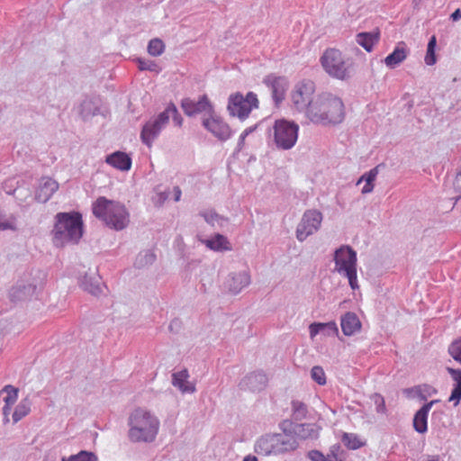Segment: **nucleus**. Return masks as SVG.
Wrapping results in <instances>:
<instances>
[{
    "label": "nucleus",
    "instance_id": "51",
    "mask_svg": "<svg viewBox=\"0 0 461 461\" xmlns=\"http://www.w3.org/2000/svg\"><path fill=\"white\" fill-rule=\"evenodd\" d=\"M174 194H175V201L178 202L180 200V197H181V190L178 186H176L174 188Z\"/></svg>",
    "mask_w": 461,
    "mask_h": 461
},
{
    "label": "nucleus",
    "instance_id": "22",
    "mask_svg": "<svg viewBox=\"0 0 461 461\" xmlns=\"http://www.w3.org/2000/svg\"><path fill=\"white\" fill-rule=\"evenodd\" d=\"M249 276L247 272H240L230 276L227 280L226 285L231 293L237 294L249 284Z\"/></svg>",
    "mask_w": 461,
    "mask_h": 461
},
{
    "label": "nucleus",
    "instance_id": "39",
    "mask_svg": "<svg viewBox=\"0 0 461 461\" xmlns=\"http://www.w3.org/2000/svg\"><path fill=\"white\" fill-rule=\"evenodd\" d=\"M448 353L456 361L461 364V337L450 343Z\"/></svg>",
    "mask_w": 461,
    "mask_h": 461
},
{
    "label": "nucleus",
    "instance_id": "20",
    "mask_svg": "<svg viewBox=\"0 0 461 461\" xmlns=\"http://www.w3.org/2000/svg\"><path fill=\"white\" fill-rule=\"evenodd\" d=\"M105 162L113 167L122 171H127L131 167V158L126 153L122 151H116L107 156Z\"/></svg>",
    "mask_w": 461,
    "mask_h": 461
},
{
    "label": "nucleus",
    "instance_id": "52",
    "mask_svg": "<svg viewBox=\"0 0 461 461\" xmlns=\"http://www.w3.org/2000/svg\"><path fill=\"white\" fill-rule=\"evenodd\" d=\"M439 401H440V400H438V399H437V400H432V401H430V402H426V403H425V404H423L422 406H428L427 411H430V409H431V407H432L434 404H436V403L439 402Z\"/></svg>",
    "mask_w": 461,
    "mask_h": 461
},
{
    "label": "nucleus",
    "instance_id": "59",
    "mask_svg": "<svg viewBox=\"0 0 461 461\" xmlns=\"http://www.w3.org/2000/svg\"><path fill=\"white\" fill-rule=\"evenodd\" d=\"M2 393V392L0 391V393Z\"/></svg>",
    "mask_w": 461,
    "mask_h": 461
},
{
    "label": "nucleus",
    "instance_id": "57",
    "mask_svg": "<svg viewBox=\"0 0 461 461\" xmlns=\"http://www.w3.org/2000/svg\"><path fill=\"white\" fill-rule=\"evenodd\" d=\"M461 179V173H458L456 176V182H459V180Z\"/></svg>",
    "mask_w": 461,
    "mask_h": 461
},
{
    "label": "nucleus",
    "instance_id": "2",
    "mask_svg": "<svg viewBox=\"0 0 461 461\" xmlns=\"http://www.w3.org/2000/svg\"><path fill=\"white\" fill-rule=\"evenodd\" d=\"M92 211L96 218L116 230H123L130 222V214L124 204L104 196L93 203Z\"/></svg>",
    "mask_w": 461,
    "mask_h": 461
},
{
    "label": "nucleus",
    "instance_id": "47",
    "mask_svg": "<svg viewBox=\"0 0 461 461\" xmlns=\"http://www.w3.org/2000/svg\"><path fill=\"white\" fill-rule=\"evenodd\" d=\"M257 126H254V127H249L247 129L244 130V131L241 133L240 135V140L241 141H244L245 138L250 134L251 132H253L255 130H256Z\"/></svg>",
    "mask_w": 461,
    "mask_h": 461
},
{
    "label": "nucleus",
    "instance_id": "30",
    "mask_svg": "<svg viewBox=\"0 0 461 461\" xmlns=\"http://www.w3.org/2000/svg\"><path fill=\"white\" fill-rule=\"evenodd\" d=\"M31 411V402L25 398L22 400L19 404L15 407L13 413V421L17 423L23 417L27 416Z\"/></svg>",
    "mask_w": 461,
    "mask_h": 461
},
{
    "label": "nucleus",
    "instance_id": "12",
    "mask_svg": "<svg viewBox=\"0 0 461 461\" xmlns=\"http://www.w3.org/2000/svg\"><path fill=\"white\" fill-rule=\"evenodd\" d=\"M322 214L317 210H308L303 213L296 230V237L300 241L314 233L321 226Z\"/></svg>",
    "mask_w": 461,
    "mask_h": 461
},
{
    "label": "nucleus",
    "instance_id": "41",
    "mask_svg": "<svg viewBox=\"0 0 461 461\" xmlns=\"http://www.w3.org/2000/svg\"><path fill=\"white\" fill-rule=\"evenodd\" d=\"M15 229V218L12 215L8 216L5 213L0 212V230H14Z\"/></svg>",
    "mask_w": 461,
    "mask_h": 461
},
{
    "label": "nucleus",
    "instance_id": "19",
    "mask_svg": "<svg viewBox=\"0 0 461 461\" xmlns=\"http://www.w3.org/2000/svg\"><path fill=\"white\" fill-rule=\"evenodd\" d=\"M279 428L282 430L281 433L294 435V437H295V435H297L303 438H307V437L309 435H311L310 432L309 433H302V431L303 429H307L308 430H312V426L311 424H307V423L294 424V422H292L289 420H282L279 423Z\"/></svg>",
    "mask_w": 461,
    "mask_h": 461
},
{
    "label": "nucleus",
    "instance_id": "55",
    "mask_svg": "<svg viewBox=\"0 0 461 461\" xmlns=\"http://www.w3.org/2000/svg\"><path fill=\"white\" fill-rule=\"evenodd\" d=\"M448 371L451 373V375H461V370H454V369H448Z\"/></svg>",
    "mask_w": 461,
    "mask_h": 461
},
{
    "label": "nucleus",
    "instance_id": "9",
    "mask_svg": "<svg viewBox=\"0 0 461 461\" xmlns=\"http://www.w3.org/2000/svg\"><path fill=\"white\" fill-rule=\"evenodd\" d=\"M258 106L259 101L255 93L249 92L243 95L237 92L230 95L227 109L230 116L244 121L249 116L252 110L258 109Z\"/></svg>",
    "mask_w": 461,
    "mask_h": 461
},
{
    "label": "nucleus",
    "instance_id": "6",
    "mask_svg": "<svg viewBox=\"0 0 461 461\" xmlns=\"http://www.w3.org/2000/svg\"><path fill=\"white\" fill-rule=\"evenodd\" d=\"M323 70L331 77L347 80L352 74V63L336 48H328L320 58Z\"/></svg>",
    "mask_w": 461,
    "mask_h": 461
},
{
    "label": "nucleus",
    "instance_id": "7",
    "mask_svg": "<svg viewBox=\"0 0 461 461\" xmlns=\"http://www.w3.org/2000/svg\"><path fill=\"white\" fill-rule=\"evenodd\" d=\"M335 269L348 279L350 287L358 288L357 276V253L348 246H342L335 251Z\"/></svg>",
    "mask_w": 461,
    "mask_h": 461
},
{
    "label": "nucleus",
    "instance_id": "26",
    "mask_svg": "<svg viewBox=\"0 0 461 461\" xmlns=\"http://www.w3.org/2000/svg\"><path fill=\"white\" fill-rule=\"evenodd\" d=\"M204 244L211 249L215 251L230 250V245L226 237L217 234L212 239L203 241Z\"/></svg>",
    "mask_w": 461,
    "mask_h": 461
},
{
    "label": "nucleus",
    "instance_id": "49",
    "mask_svg": "<svg viewBox=\"0 0 461 461\" xmlns=\"http://www.w3.org/2000/svg\"><path fill=\"white\" fill-rule=\"evenodd\" d=\"M311 375H324V372L322 367L316 366L312 367Z\"/></svg>",
    "mask_w": 461,
    "mask_h": 461
},
{
    "label": "nucleus",
    "instance_id": "27",
    "mask_svg": "<svg viewBox=\"0 0 461 461\" xmlns=\"http://www.w3.org/2000/svg\"><path fill=\"white\" fill-rule=\"evenodd\" d=\"M341 442L347 448L351 450H357L366 446V440L361 439L355 433L344 432L341 436Z\"/></svg>",
    "mask_w": 461,
    "mask_h": 461
},
{
    "label": "nucleus",
    "instance_id": "25",
    "mask_svg": "<svg viewBox=\"0 0 461 461\" xmlns=\"http://www.w3.org/2000/svg\"><path fill=\"white\" fill-rule=\"evenodd\" d=\"M379 32H360L357 35V42L370 52L379 41Z\"/></svg>",
    "mask_w": 461,
    "mask_h": 461
},
{
    "label": "nucleus",
    "instance_id": "35",
    "mask_svg": "<svg viewBox=\"0 0 461 461\" xmlns=\"http://www.w3.org/2000/svg\"><path fill=\"white\" fill-rule=\"evenodd\" d=\"M411 390L415 392L416 395L422 401H426L428 397L438 393L436 388L429 384L418 385L413 387Z\"/></svg>",
    "mask_w": 461,
    "mask_h": 461
},
{
    "label": "nucleus",
    "instance_id": "8",
    "mask_svg": "<svg viewBox=\"0 0 461 461\" xmlns=\"http://www.w3.org/2000/svg\"><path fill=\"white\" fill-rule=\"evenodd\" d=\"M171 117L176 125H182L183 120L178 114L176 107L173 104L167 105L165 111L159 113L157 119L152 122H149L144 125L140 134L142 141L146 145L151 146L152 141L158 135L161 129L168 122L169 118Z\"/></svg>",
    "mask_w": 461,
    "mask_h": 461
},
{
    "label": "nucleus",
    "instance_id": "5",
    "mask_svg": "<svg viewBox=\"0 0 461 461\" xmlns=\"http://www.w3.org/2000/svg\"><path fill=\"white\" fill-rule=\"evenodd\" d=\"M299 444L294 435L285 433H267L258 438L255 443L254 450L261 456H278L292 452Z\"/></svg>",
    "mask_w": 461,
    "mask_h": 461
},
{
    "label": "nucleus",
    "instance_id": "10",
    "mask_svg": "<svg viewBox=\"0 0 461 461\" xmlns=\"http://www.w3.org/2000/svg\"><path fill=\"white\" fill-rule=\"evenodd\" d=\"M299 126L285 119L276 120L273 125V140L277 149H290L298 139Z\"/></svg>",
    "mask_w": 461,
    "mask_h": 461
},
{
    "label": "nucleus",
    "instance_id": "3",
    "mask_svg": "<svg viewBox=\"0 0 461 461\" xmlns=\"http://www.w3.org/2000/svg\"><path fill=\"white\" fill-rule=\"evenodd\" d=\"M56 246L77 243L83 235L82 216L78 212H59L56 215V223L52 230Z\"/></svg>",
    "mask_w": 461,
    "mask_h": 461
},
{
    "label": "nucleus",
    "instance_id": "36",
    "mask_svg": "<svg viewBox=\"0 0 461 461\" xmlns=\"http://www.w3.org/2000/svg\"><path fill=\"white\" fill-rule=\"evenodd\" d=\"M35 291V287L29 286L23 287H13L10 291V297L12 301L15 300H23L28 297V295L32 293L33 294Z\"/></svg>",
    "mask_w": 461,
    "mask_h": 461
},
{
    "label": "nucleus",
    "instance_id": "11",
    "mask_svg": "<svg viewBox=\"0 0 461 461\" xmlns=\"http://www.w3.org/2000/svg\"><path fill=\"white\" fill-rule=\"evenodd\" d=\"M315 90L316 86L312 80L303 79L294 86L290 93L293 106L297 111L304 113L305 116L310 105L314 102L313 95Z\"/></svg>",
    "mask_w": 461,
    "mask_h": 461
},
{
    "label": "nucleus",
    "instance_id": "58",
    "mask_svg": "<svg viewBox=\"0 0 461 461\" xmlns=\"http://www.w3.org/2000/svg\"><path fill=\"white\" fill-rule=\"evenodd\" d=\"M205 220H206V221H209V222L213 223V218H212V216L211 217V219H208L207 217H205Z\"/></svg>",
    "mask_w": 461,
    "mask_h": 461
},
{
    "label": "nucleus",
    "instance_id": "37",
    "mask_svg": "<svg viewBox=\"0 0 461 461\" xmlns=\"http://www.w3.org/2000/svg\"><path fill=\"white\" fill-rule=\"evenodd\" d=\"M164 42L159 39H153L149 42L148 52L154 57L159 56L164 52Z\"/></svg>",
    "mask_w": 461,
    "mask_h": 461
},
{
    "label": "nucleus",
    "instance_id": "33",
    "mask_svg": "<svg viewBox=\"0 0 461 461\" xmlns=\"http://www.w3.org/2000/svg\"><path fill=\"white\" fill-rule=\"evenodd\" d=\"M61 461H98L97 456L90 451L81 450L76 455L68 457L63 456Z\"/></svg>",
    "mask_w": 461,
    "mask_h": 461
},
{
    "label": "nucleus",
    "instance_id": "4",
    "mask_svg": "<svg viewBox=\"0 0 461 461\" xmlns=\"http://www.w3.org/2000/svg\"><path fill=\"white\" fill-rule=\"evenodd\" d=\"M129 438L132 442H152L155 440L159 421L149 411L138 408L129 418Z\"/></svg>",
    "mask_w": 461,
    "mask_h": 461
},
{
    "label": "nucleus",
    "instance_id": "45",
    "mask_svg": "<svg viewBox=\"0 0 461 461\" xmlns=\"http://www.w3.org/2000/svg\"><path fill=\"white\" fill-rule=\"evenodd\" d=\"M12 405L5 403L3 407V415H4V422L7 423L9 421V415L11 413Z\"/></svg>",
    "mask_w": 461,
    "mask_h": 461
},
{
    "label": "nucleus",
    "instance_id": "16",
    "mask_svg": "<svg viewBox=\"0 0 461 461\" xmlns=\"http://www.w3.org/2000/svg\"><path fill=\"white\" fill-rule=\"evenodd\" d=\"M59 189V183L50 177H43L41 180L35 197L41 203L48 202Z\"/></svg>",
    "mask_w": 461,
    "mask_h": 461
},
{
    "label": "nucleus",
    "instance_id": "24",
    "mask_svg": "<svg viewBox=\"0 0 461 461\" xmlns=\"http://www.w3.org/2000/svg\"><path fill=\"white\" fill-rule=\"evenodd\" d=\"M310 336L313 339L317 334L321 331H327L328 335L333 334L338 335L339 330L336 322L330 321L327 323L322 322H314L312 323L309 327Z\"/></svg>",
    "mask_w": 461,
    "mask_h": 461
},
{
    "label": "nucleus",
    "instance_id": "53",
    "mask_svg": "<svg viewBox=\"0 0 461 461\" xmlns=\"http://www.w3.org/2000/svg\"><path fill=\"white\" fill-rule=\"evenodd\" d=\"M311 425L312 426V430H308L307 429H305L302 431V433H311V435H309L307 438H313L316 436V430L314 429V426L312 424Z\"/></svg>",
    "mask_w": 461,
    "mask_h": 461
},
{
    "label": "nucleus",
    "instance_id": "14",
    "mask_svg": "<svg viewBox=\"0 0 461 461\" xmlns=\"http://www.w3.org/2000/svg\"><path fill=\"white\" fill-rule=\"evenodd\" d=\"M264 84L271 89L275 104L276 105L280 104L285 100L288 87L287 78L283 76L270 74L264 78Z\"/></svg>",
    "mask_w": 461,
    "mask_h": 461
},
{
    "label": "nucleus",
    "instance_id": "34",
    "mask_svg": "<svg viewBox=\"0 0 461 461\" xmlns=\"http://www.w3.org/2000/svg\"><path fill=\"white\" fill-rule=\"evenodd\" d=\"M293 417L295 420H302L307 415V406L298 400L292 401Z\"/></svg>",
    "mask_w": 461,
    "mask_h": 461
},
{
    "label": "nucleus",
    "instance_id": "48",
    "mask_svg": "<svg viewBox=\"0 0 461 461\" xmlns=\"http://www.w3.org/2000/svg\"><path fill=\"white\" fill-rule=\"evenodd\" d=\"M312 378L320 385H324L327 383V376H312Z\"/></svg>",
    "mask_w": 461,
    "mask_h": 461
},
{
    "label": "nucleus",
    "instance_id": "29",
    "mask_svg": "<svg viewBox=\"0 0 461 461\" xmlns=\"http://www.w3.org/2000/svg\"><path fill=\"white\" fill-rule=\"evenodd\" d=\"M172 377V384L177 387L183 393H191L195 391L194 383L187 380L189 376Z\"/></svg>",
    "mask_w": 461,
    "mask_h": 461
},
{
    "label": "nucleus",
    "instance_id": "21",
    "mask_svg": "<svg viewBox=\"0 0 461 461\" xmlns=\"http://www.w3.org/2000/svg\"><path fill=\"white\" fill-rule=\"evenodd\" d=\"M341 329L346 336H351L361 329V322L354 312H347L340 321Z\"/></svg>",
    "mask_w": 461,
    "mask_h": 461
},
{
    "label": "nucleus",
    "instance_id": "28",
    "mask_svg": "<svg viewBox=\"0 0 461 461\" xmlns=\"http://www.w3.org/2000/svg\"><path fill=\"white\" fill-rule=\"evenodd\" d=\"M378 174V167H375L371 169L369 172L364 174L359 180L357 181V185H359L361 182L365 181V185L362 188L363 194H368L371 193L374 189V182Z\"/></svg>",
    "mask_w": 461,
    "mask_h": 461
},
{
    "label": "nucleus",
    "instance_id": "50",
    "mask_svg": "<svg viewBox=\"0 0 461 461\" xmlns=\"http://www.w3.org/2000/svg\"><path fill=\"white\" fill-rule=\"evenodd\" d=\"M461 18V10L460 9H456L452 14H451V19L453 21H457Z\"/></svg>",
    "mask_w": 461,
    "mask_h": 461
},
{
    "label": "nucleus",
    "instance_id": "17",
    "mask_svg": "<svg viewBox=\"0 0 461 461\" xmlns=\"http://www.w3.org/2000/svg\"><path fill=\"white\" fill-rule=\"evenodd\" d=\"M267 384V376H243L239 382V387L243 391L252 393L262 391Z\"/></svg>",
    "mask_w": 461,
    "mask_h": 461
},
{
    "label": "nucleus",
    "instance_id": "46",
    "mask_svg": "<svg viewBox=\"0 0 461 461\" xmlns=\"http://www.w3.org/2000/svg\"><path fill=\"white\" fill-rule=\"evenodd\" d=\"M82 286L85 290L95 295H96L100 292V288L98 286L88 285L85 282L82 283Z\"/></svg>",
    "mask_w": 461,
    "mask_h": 461
},
{
    "label": "nucleus",
    "instance_id": "38",
    "mask_svg": "<svg viewBox=\"0 0 461 461\" xmlns=\"http://www.w3.org/2000/svg\"><path fill=\"white\" fill-rule=\"evenodd\" d=\"M1 392L6 393V396L4 398L5 403L13 405L17 401L18 388L8 384L5 385Z\"/></svg>",
    "mask_w": 461,
    "mask_h": 461
},
{
    "label": "nucleus",
    "instance_id": "56",
    "mask_svg": "<svg viewBox=\"0 0 461 461\" xmlns=\"http://www.w3.org/2000/svg\"><path fill=\"white\" fill-rule=\"evenodd\" d=\"M427 461H439L438 456H433L430 458H429Z\"/></svg>",
    "mask_w": 461,
    "mask_h": 461
},
{
    "label": "nucleus",
    "instance_id": "13",
    "mask_svg": "<svg viewBox=\"0 0 461 461\" xmlns=\"http://www.w3.org/2000/svg\"><path fill=\"white\" fill-rule=\"evenodd\" d=\"M203 125L214 137L220 140H226L231 135V130L229 124L222 118L212 113L208 118L203 120Z\"/></svg>",
    "mask_w": 461,
    "mask_h": 461
},
{
    "label": "nucleus",
    "instance_id": "23",
    "mask_svg": "<svg viewBox=\"0 0 461 461\" xmlns=\"http://www.w3.org/2000/svg\"><path fill=\"white\" fill-rule=\"evenodd\" d=\"M428 406H421L414 414L412 425L415 431L424 434L428 430Z\"/></svg>",
    "mask_w": 461,
    "mask_h": 461
},
{
    "label": "nucleus",
    "instance_id": "43",
    "mask_svg": "<svg viewBox=\"0 0 461 461\" xmlns=\"http://www.w3.org/2000/svg\"><path fill=\"white\" fill-rule=\"evenodd\" d=\"M139 68L140 70L157 71L158 66L153 61H146L143 59H138Z\"/></svg>",
    "mask_w": 461,
    "mask_h": 461
},
{
    "label": "nucleus",
    "instance_id": "40",
    "mask_svg": "<svg viewBox=\"0 0 461 461\" xmlns=\"http://www.w3.org/2000/svg\"><path fill=\"white\" fill-rule=\"evenodd\" d=\"M371 401L375 405V411L377 413L385 414L387 411L384 398L377 393H372L370 395Z\"/></svg>",
    "mask_w": 461,
    "mask_h": 461
},
{
    "label": "nucleus",
    "instance_id": "32",
    "mask_svg": "<svg viewBox=\"0 0 461 461\" xmlns=\"http://www.w3.org/2000/svg\"><path fill=\"white\" fill-rule=\"evenodd\" d=\"M437 46V38L435 35H432L429 41L428 47H427V52L424 58V61L428 66H432L436 63L437 58H436V50Z\"/></svg>",
    "mask_w": 461,
    "mask_h": 461
},
{
    "label": "nucleus",
    "instance_id": "18",
    "mask_svg": "<svg viewBox=\"0 0 461 461\" xmlns=\"http://www.w3.org/2000/svg\"><path fill=\"white\" fill-rule=\"evenodd\" d=\"M408 56V49L404 42H399L393 51L384 59V64L389 68H394L403 62Z\"/></svg>",
    "mask_w": 461,
    "mask_h": 461
},
{
    "label": "nucleus",
    "instance_id": "44",
    "mask_svg": "<svg viewBox=\"0 0 461 461\" xmlns=\"http://www.w3.org/2000/svg\"><path fill=\"white\" fill-rule=\"evenodd\" d=\"M340 448H341V447L339 444H335L330 447V453L328 455H330V457L333 460L339 461L338 455H339ZM339 461H342V460H339Z\"/></svg>",
    "mask_w": 461,
    "mask_h": 461
},
{
    "label": "nucleus",
    "instance_id": "42",
    "mask_svg": "<svg viewBox=\"0 0 461 461\" xmlns=\"http://www.w3.org/2000/svg\"><path fill=\"white\" fill-rule=\"evenodd\" d=\"M306 456L312 461H335L330 457V455L324 456L322 452L317 449L310 450Z\"/></svg>",
    "mask_w": 461,
    "mask_h": 461
},
{
    "label": "nucleus",
    "instance_id": "1",
    "mask_svg": "<svg viewBox=\"0 0 461 461\" xmlns=\"http://www.w3.org/2000/svg\"><path fill=\"white\" fill-rule=\"evenodd\" d=\"M306 117L314 123L323 125L340 123L345 118L343 101L331 93H321L310 105Z\"/></svg>",
    "mask_w": 461,
    "mask_h": 461
},
{
    "label": "nucleus",
    "instance_id": "15",
    "mask_svg": "<svg viewBox=\"0 0 461 461\" xmlns=\"http://www.w3.org/2000/svg\"><path fill=\"white\" fill-rule=\"evenodd\" d=\"M181 107L188 116L203 112L210 113L212 111V105L206 95H203L197 102L185 98L182 101Z\"/></svg>",
    "mask_w": 461,
    "mask_h": 461
},
{
    "label": "nucleus",
    "instance_id": "31",
    "mask_svg": "<svg viewBox=\"0 0 461 461\" xmlns=\"http://www.w3.org/2000/svg\"><path fill=\"white\" fill-rule=\"evenodd\" d=\"M452 378L454 383L448 402H453V405L456 407L461 400V376H452Z\"/></svg>",
    "mask_w": 461,
    "mask_h": 461
},
{
    "label": "nucleus",
    "instance_id": "54",
    "mask_svg": "<svg viewBox=\"0 0 461 461\" xmlns=\"http://www.w3.org/2000/svg\"><path fill=\"white\" fill-rule=\"evenodd\" d=\"M243 461H258V459L255 456L248 455L243 458Z\"/></svg>",
    "mask_w": 461,
    "mask_h": 461
}]
</instances>
